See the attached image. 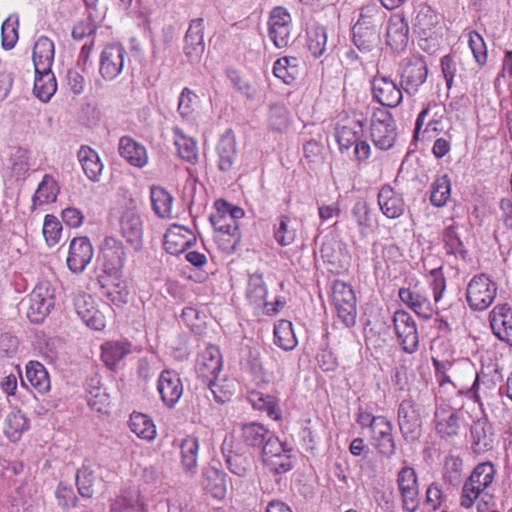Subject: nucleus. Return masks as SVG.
<instances>
[{"mask_svg": "<svg viewBox=\"0 0 512 512\" xmlns=\"http://www.w3.org/2000/svg\"><path fill=\"white\" fill-rule=\"evenodd\" d=\"M451 196V181L447 175L440 176L431 185L430 201L435 207L444 206Z\"/></svg>", "mask_w": 512, "mask_h": 512, "instance_id": "nucleus-54", "label": "nucleus"}, {"mask_svg": "<svg viewBox=\"0 0 512 512\" xmlns=\"http://www.w3.org/2000/svg\"><path fill=\"white\" fill-rule=\"evenodd\" d=\"M496 476L495 465L491 461L481 462L475 466L464 481L459 496L461 508L469 510L476 501L492 486Z\"/></svg>", "mask_w": 512, "mask_h": 512, "instance_id": "nucleus-1", "label": "nucleus"}, {"mask_svg": "<svg viewBox=\"0 0 512 512\" xmlns=\"http://www.w3.org/2000/svg\"><path fill=\"white\" fill-rule=\"evenodd\" d=\"M216 212L210 220L215 231L232 230V227H240L239 220L244 217V210L228 203L224 199H217L214 203Z\"/></svg>", "mask_w": 512, "mask_h": 512, "instance_id": "nucleus-16", "label": "nucleus"}, {"mask_svg": "<svg viewBox=\"0 0 512 512\" xmlns=\"http://www.w3.org/2000/svg\"><path fill=\"white\" fill-rule=\"evenodd\" d=\"M397 487L401 496L402 507L407 512H416L419 504V485L414 468L405 465L397 474Z\"/></svg>", "mask_w": 512, "mask_h": 512, "instance_id": "nucleus-9", "label": "nucleus"}, {"mask_svg": "<svg viewBox=\"0 0 512 512\" xmlns=\"http://www.w3.org/2000/svg\"><path fill=\"white\" fill-rule=\"evenodd\" d=\"M102 255L105 272L119 279L126 264V250L122 242L112 236L106 237L102 246Z\"/></svg>", "mask_w": 512, "mask_h": 512, "instance_id": "nucleus-10", "label": "nucleus"}, {"mask_svg": "<svg viewBox=\"0 0 512 512\" xmlns=\"http://www.w3.org/2000/svg\"><path fill=\"white\" fill-rule=\"evenodd\" d=\"M157 390L163 403L173 408L183 394V384L179 374L173 370H164L157 380Z\"/></svg>", "mask_w": 512, "mask_h": 512, "instance_id": "nucleus-20", "label": "nucleus"}, {"mask_svg": "<svg viewBox=\"0 0 512 512\" xmlns=\"http://www.w3.org/2000/svg\"><path fill=\"white\" fill-rule=\"evenodd\" d=\"M55 55V46L53 41L46 37L40 36L34 43L33 47V63L35 71L46 72L52 67Z\"/></svg>", "mask_w": 512, "mask_h": 512, "instance_id": "nucleus-32", "label": "nucleus"}, {"mask_svg": "<svg viewBox=\"0 0 512 512\" xmlns=\"http://www.w3.org/2000/svg\"><path fill=\"white\" fill-rule=\"evenodd\" d=\"M383 19V12L375 4H367L360 10V15L355 24H362V27L379 29V22Z\"/></svg>", "mask_w": 512, "mask_h": 512, "instance_id": "nucleus-63", "label": "nucleus"}, {"mask_svg": "<svg viewBox=\"0 0 512 512\" xmlns=\"http://www.w3.org/2000/svg\"><path fill=\"white\" fill-rule=\"evenodd\" d=\"M366 118L360 114L350 120L347 124L338 125L335 128V138L341 152L348 151L361 138L364 137Z\"/></svg>", "mask_w": 512, "mask_h": 512, "instance_id": "nucleus-21", "label": "nucleus"}, {"mask_svg": "<svg viewBox=\"0 0 512 512\" xmlns=\"http://www.w3.org/2000/svg\"><path fill=\"white\" fill-rule=\"evenodd\" d=\"M92 244L87 237L73 238L69 245L67 266L73 273H82L93 258Z\"/></svg>", "mask_w": 512, "mask_h": 512, "instance_id": "nucleus-18", "label": "nucleus"}, {"mask_svg": "<svg viewBox=\"0 0 512 512\" xmlns=\"http://www.w3.org/2000/svg\"><path fill=\"white\" fill-rule=\"evenodd\" d=\"M199 439L195 436H187L181 440L180 463L186 473L194 475L198 466Z\"/></svg>", "mask_w": 512, "mask_h": 512, "instance_id": "nucleus-36", "label": "nucleus"}, {"mask_svg": "<svg viewBox=\"0 0 512 512\" xmlns=\"http://www.w3.org/2000/svg\"><path fill=\"white\" fill-rule=\"evenodd\" d=\"M30 421L19 409L13 408L5 417L3 431L13 442L18 441L29 429Z\"/></svg>", "mask_w": 512, "mask_h": 512, "instance_id": "nucleus-39", "label": "nucleus"}, {"mask_svg": "<svg viewBox=\"0 0 512 512\" xmlns=\"http://www.w3.org/2000/svg\"><path fill=\"white\" fill-rule=\"evenodd\" d=\"M130 430L137 437L152 441L157 435L156 426L152 418L146 414L134 412L130 414Z\"/></svg>", "mask_w": 512, "mask_h": 512, "instance_id": "nucleus-42", "label": "nucleus"}, {"mask_svg": "<svg viewBox=\"0 0 512 512\" xmlns=\"http://www.w3.org/2000/svg\"><path fill=\"white\" fill-rule=\"evenodd\" d=\"M125 48L120 44L105 47L100 59V74L106 80H113L124 66Z\"/></svg>", "mask_w": 512, "mask_h": 512, "instance_id": "nucleus-26", "label": "nucleus"}, {"mask_svg": "<svg viewBox=\"0 0 512 512\" xmlns=\"http://www.w3.org/2000/svg\"><path fill=\"white\" fill-rule=\"evenodd\" d=\"M467 36L475 62L480 68L484 67L488 61V49L483 36L475 30L468 31Z\"/></svg>", "mask_w": 512, "mask_h": 512, "instance_id": "nucleus-56", "label": "nucleus"}, {"mask_svg": "<svg viewBox=\"0 0 512 512\" xmlns=\"http://www.w3.org/2000/svg\"><path fill=\"white\" fill-rule=\"evenodd\" d=\"M184 54L191 64H198L205 52L204 20L193 19L184 38Z\"/></svg>", "mask_w": 512, "mask_h": 512, "instance_id": "nucleus-13", "label": "nucleus"}, {"mask_svg": "<svg viewBox=\"0 0 512 512\" xmlns=\"http://www.w3.org/2000/svg\"><path fill=\"white\" fill-rule=\"evenodd\" d=\"M370 434L371 444L380 455L391 457L395 454L396 443L393 436V425L385 416H377Z\"/></svg>", "mask_w": 512, "mask_h": 512, "instance_id": "nucleus-11", "label": "nucleus"}, {"mask_svg": "<svg viewBox=\"0 0 512 512\" xmlns=\"http://www.w3.org/2000/svg\"><path fill=\"white\" fill-rule=\"evenodd\" d=\"M398 424L407 441H415L421 435L422 421L411 399L403 400L398 408Z\"/></svg>", "mask_w": 512, "mask_h": 512, "instance_id": "nucleus-12", "label": "nucleus"}, {"mask_svg": "<svg viewBox=\"0 0 512 512\" xmlns=\"http://www.w3.org/2000/svg\"><path fill=\"white\" fill-rule=\"evenodd\" d=\"M442 15L429 5H421L414 20L415 31L424 38H432L442 29Z\"/></svg>", "mask_w": 512, "mask_h": 512, "instance_id": "nucleus-27", "label": "nucleus"}, {"mask_svg": "<svg viewBox=\"0 0 512 512\" xmlns=\"http://www.w3.org/2000/svg\"><path fill=\"white\" fill-rule=\"evenodd\" d=\"M397 135V125L392 113L385 108H374L370 119V137L375 147L383 151L391 149Z\"/></svg>", "mask_w": 512, "mask_h": 512, "instance_id": "nucleus-4", "label": "nucleus"}, {"mask_svg": "<svg viewBox=\"0 0 512 512\" xmlns=\"http://www.w3.org/2000/svg\"><path fill=\"white\" fill-rule=\"evenodd\" d=\"M377 203L382 214L388 219H397L405 213L406 204L401 193L390 184H384L378 191Z\"/></svg>", "mask_w": 512, "mask_h": 512, "instance_id": "nucleus-23", "label": "nucleus"}, {"mask_svg": "<svg viewBox=\"0 0 512 512\" xmlns=\"http://www.w3.org/2000/svg\"><path fill=\"white\" fill-rule=\"evenodd\" d=\"M218 403H226L232 399L237 389V382L233 378H221L219 376L206 383Z\"/></svg>", "mask_w": 512, "mask_h": 512, "instance_id": "nucleus-47", "label": "nucleus"}, {"mask_svg": "<svg viewBox=\"0 0 512 512\" xmlns=\"http://www.w3.org/2000/svg\"><path fill=\"white\" fill-rule=\"evenodd\" d=\"M489 322L493 334L512 346V308L506 303L496 305L489 313Z\"/></svg>", "mask_w": 512, "mask_h": 512, "instance_id": "nucleus-22", "label": "nucleus"}, {"mask_svg": "<svg viewBox=\"0 0 512 512\" xmlns=\"http://www.w3.org/2000/svg\"><path fill=\"white\" fill-rule=\"evenodd\" d=\"M268 124L270 129L276 133L286 132L290 126L288 109L285 106L280 105L271 107Z\"/></svg>", "mask_w": 512, "mask_h": 512, "instance_id": "nucleus-58", "label": "nucleus"}, {"mask_svg": "<svg viewBox=\"0 0 512 512\" xmlns=\"http://www.w3.org/2000/svg\"><path fill=\"white\" fill-rule=\"evenodd\" d=\"M95 476L93 471L83 466L76 475L78 491L82 497L90 498L94 494Z\"/></svg>", "mask_w": 512, "mask_h": 512, "instance_id": "nucleus-64", "label": "nucleus"}, {"mask_svg": "<svg viewBox=\"0 0 512 512\" xmlns=\"http://www.w3.org/2000/svg\"><path fill=\"white\" fill-rule=\"evenodd\" d=\"M222 366V354L220 349L215 345H208L199 355L197 360V372L205 384L208 380H212L219 376Z\"/></svg>", "mask_w": 512, "mask_h": 512, "instance_id": "nucleus-25", "label": "nucleus"}, {"mask_svg": "<svg viewBox=\"0 0 512 512\" xmlns=\"http://www.w3.org/2000/svg\"><path fill=\"white\" fill-rule=\"evenodd\" d=\"M362 24H355L353 27V42L362 51H369L375 47L380 40L379 29L362 27Z\"/></svg>", "mask_w": 512, "mask_h": 512, "instance_id": "nucleus-51", "label": "nucleus"}, {"mask_svg": "<svg viewBox=\"0 0 512 512\" xmlns=\"http://www.w3.org/2000/svg\"><path fill=\"white\" fill-rule=\"evenodd\" d=\"M247 398L254 409L266 413L270 419L274 421L282 419L280 400L276 396L252 390L248 393Z\"/></svg>", "mask_w": 512, "mask_h": 512, "instance_id": "nucleus-31", "label": "nucleus"}, {"mask_svg": "<svg viewBox=\"0 0 512 512\" xmlns=\"http://www.w3.org/2000/svg\"><path fill=\"white\" fill-rule=\"evenodd\" d=\"M214 241L217 247L226 254L235 252L241 241L240 227H232V230L215 231Z\"/></svg>", "mask_w": 512, "mask_h": 512, "instance_id": "nucleus-53", "label": "nucleus"}, {"mask_svg": "<svg viewBox=\"0 0 512 512\" xmlns=\"http://www.w3.org/2000/svg\"><path fill=\"white\" fill-rule=\"evenodd\" d=\"M428 76V65L423 56L416 55L407 60L401 73V84L405 91L415 93Z\"/></svg>", "mask_w": 512, "mask_h": 512, "instance_id": "nucleus-15", "label": "nucleus"}, {"mask_svg": "<svg viewBox=\"0 0 512 512\" xmlns=\"http://www.w3.org/2000/svg\"><path fill=\"white\" fill-rule=\"evenodd\" d=\"M268 294L267 286L264 282L263 275L254 273L249 276L246 290V297L250 304L255 308L262 307Z\"/></svg>", "mask_w": 512, "mask_h": 512, "instance_id": "nucleus-46", "label": "nucleus"}, {"mask_svg": "<svg viewBox=\"0 0 512 512\" xmlns=\"http://www.w3.org/2000/svg\"><path fill=\"white\" fill-rule=\"evenodd\" d=\"M292 17L283 6L274 7L268 18V35L277 48L287 47L291 39Z\"/></svg>", "mask_w": 512, "mask_h": 512, "instance_id": "nucleus-7", "label": "nucleus"}, {"mask_svg": "<svg viewBox=\"0 0 512 512\" xmlns=\"http://www.w3.org/2000/svg\"><path fill=\"white\" fill-rule=\"evenodd\" d=\"M202 486L213 498L221 500L227 493L226 475L214 467L203 471Z\"/></svg>", "mask_w": 512, "mask_h": 512, "instance_id": "nucleus-38", "label": "nucleus"}, {"mask_svg": "<svg viewBox=\"0 0 512 512\" xmlns=\"http://www.w3.org/2000/svg\"><path fill=\"white\" fill-rule=\"evenodd\" d=\"M299 72V60L297 57L285 56L274 62L273 74L285 84H292L299 76Z\"/></svg>", "mask_w": 512, "mask_h": 512, "instance_id": "nucleus-40", "label": "nucleus"}, {"mask_svg": "<svg viewBox=\"0 0 512 512\" xmlns=\"http://www.w3.org/2000/svg\"><path fill=\"white\" fill-rule=\"evenodd\" d=\"M33 92L42 102H48L57 90V83L51 69L46 72L35 71Z\"/></svg>", "mask_w": 512, "mask_h": 512, "instance_id": "nucleus-41", "label": "nucleus"}, {"mask_svg": "<svg viewBox=\"0 0 512 512\" xmlns=\"http://www.w3.org/2000/svg\"><path fill=\"white\" fill-rule=\"evenodd\" d=\"M429 119L426 127L423 130L424 134H429V136H436L444 131L443 127V119L444 112L441 106L436 102H430L424 107L420 113L418 114L415 122V128L413 137L414 139H419L420 132L422 127L425 124V120Z\"/></svg>", "mask_w": 512, "mask_h": 512, "instance_id": "nucleus-14", "label": "nucleus"}, {"mask_svg": "<svg viewBox=\"0 0 512 512\" xmlns=\"http://www.w3.org/2000/svg\"><path fill=\"white\" fill-rule=\"evenodd\" d=\"M274 343L285 351L293 350L297 346L298 340L290 321L281 319L275 324Z\"/></svg>", "mask_w": 512, "mask_h": 512, "instance_id": "nucleus-44", "label": "nucleus"}, {"mask_svg": "<svg viewBox=\"0 0 512 512\" xmlns=\"http://www.w3.org/2000/svg\"><path fill=\"white\" fill-rule=\"evenodd\" d=\"M409 42L408 22L401 14H394L390 17L387 31L386 43L396 52H402L406 49Z\"/></svg>", "mask_w": 512, "mask_h": 512, "instance_id": "nucleus-29", "label": "nucleus"}, {"mask_svg": "<svg viewBox=\"0 0 512 512\" xmlns=\"http://www.w3.org/2000/svg\"><path fill=\"white\" fill-rule=\"evenodd\" d=\"M457 230L458 227L455 224H451L443 230L442 240L444 243V249L448 255H453L456 258L465 260L467 257V250Z\"/></svg>", "mask_w": 512, "mask_h": 512, "instance_id": "nucleus-45", "label": "nucleus"}, {"mask_svg": "<svg viewBox=\"0 0 512 512\" xmlns=\"http://www.w3.org/2000/svg\"><path fill=\"white\" fill-rule=\"evenodd\" d=\"M216 151L218 154V168L222 172H229L234 167L237 159L236 138L231 132L221 136Z\"/></svg>", "mask_w": 512, "mask_h": 512, "instance_id": "nucleus-33", "label": "nucleus"}, {"mask_svg": "<svg viewBox=\"0 0 512 512\" xmlns=\"http://www.w3.org/2000/svg\"><path fill=\"white\" fill-rule=\"evenodd\" d=\"M436 432L442 437L457 435L459 430L458 415L450 406H438L434 414Z\"/></svg>", "mask_w": 512, "mask_h": 512, "instance_id": "nucleus-30", "label": "nucleus"}, {"mask_svg": "<svg viewBox=\"0 0 512 512\" xmlns=\"http://www.w3.org/2000/svg\"><path fill=\"white\" fill-rule=\"evenodd\" d=\"M331 300L340 321L346 327H353L357 317V298L352 286L335 280L331 288Z\"/></svg>", "mask_w": 512, "mask_h": 512, "instance_id": "nucleus-5", "label": "nucleus"}, {"mask_svg": "<svg viewBox=\"0 0 512 512\" xmlns=\"http://www.w3.org/2000/svg\"><path fill=\"white\" fill-rule=\"evenodd\" d=\"M125 345L119 342H108L102 346V359L110 369H116L126 354Z\"/></svg>", "mask_w": 512, "mask_h": 512, "instance_id": "nucleus-57", "label": "nucleus"}, {"mask_svg": "<svg viewBox=\"0 0 512 512\" xmlns=\"http://www.w3.org/2000/svg\"><path fill=\"white\" fill-rule=\"evenodd\" d=\"M398 295L400 300L419 317L430 319L433 316V305L425 290L419 285L413 288H400Z\"/></svg>", "mask_w": 512, "mask_h": 512, "instance_id": "nucleus-19", "label": "nucleus"}, {"mask_svg": "<svg viewBox=\"0 0 512 512\" xmlns=\"http://www.w3.org/2000/svg\"><path fill=\"white\" fill-rule=\"evenodd\" d=\"M172 132L179 157L190 164H196L199 160L197 142L177 126L172 128Z\"/></svg>", "mask_w": 512, "mask_h": 512, "instance_id": "nucleus-37", "label": "nucleus"}, {"mask_svg": "<svg viewBox=\"0 0 512 512\" xmlns=\"http://www.w3.org/2000/svg\"><path fill=\"white\" fill-rule=\"evenodd\" d=\"M393 327L402 350L413 354L419 347V334L415 320L405 310H397L393 315Z\"/></svg>", "mask_w": 512, "mask_h": 512, "instance_id": "nucleus-6", "label": "nucleus"}, {"mask_svg": "<svg viewBox=\"0 0 512 512\" xmlns=\"http://www.w3.org/2000/svg\"><path fill=\"white\" fill-rule=\"evenodd\" d=\"M59 192L60 187L55 178L50 174H45L32 197V209L35 210L43 205L54 203Z\"/></svg>", "mask_w": 512, "mask_h": 512, "instance_id": "nucleus-34", "label": "nucleus"}, {"mask_svg": "<svg viewBox=\"0 0 512 512\" xmlns=\"http://www.w3.org/2000/svg\"><path fill=\"white\" fill-rule=\"evenodd\" d=\"M274 238L280 246L291 245L296 238V231L290 226V218L286 215L279 217V224L274 227Z\"/></svg>", "mask_w": 512, "mask_h": 512, "instance_id": "nucleus-59", "label": "nucleus"}, {"mask_svg": "<svg viewBox=\"0 0 512 512\" xmlns=\"http://www.w3.org/2000/svg\"><path fill=\"white\" fill-rule=\"evenodd\" d=\"M242 441L251 447H260L269 437V430L260 423L252 422L241 427Z\"/></svg>", "mask_w": 512, "mask_h": 512, "instance_id": "nucleus-49", "label": "nucleus"}, {"mask_svg": "<svg viewBox=\"0 0 512 512\" xmlns=\"http://www.w3.org/2000/svg\"><path fill=\"white\" fill-rule=\"evenodd\" d=\"M26 380L39 393H46L50 390V378L45 367L36 361H30L26 366Z\"/></svg>", "mask_w": 512, "mask_h": 512, "instance_id": "nucleus-43", "label": "nucleus"}, {"mask_svg": "<svg viewBox=\"0 0 512 512\" xmlns=\"http://www.w3.org/2000/svg\"><path fill=\"white\" fill-rule=\"evenodd\" d=\"M144 215L133 212L130 215V247L138 251L143 246Z\"/></svg>", "mask_w": 512, "mask_h": 512, "instance_id": "nucleus-62", "label": "nucleus"}, {"mask_svg": "<svg viewBox=\"0 0 512 512\" xmlns=\"http://www.w3.org/2000/svg\"><path fill=\"white\" fill-rule=\"evenodd\" d=\"M471 389L473 391V399L478 404L482 405V401L493 399L495 397L496 384L491 380H481L479 376H475Z\"/></svg>", "mask_w": 512, "mask_h": 512, "instance_id": "nucleus-60", "label": "nucleus"}, {"mask_svg": "<svg viewBox=\"0 0 512 512\" xmlns=\"http://www.w3.org/2000/svg\"><path fill=\"white\" fill-rule=\"evenodd\" d=\"M196 243L195 234L182 225H171L164 235V249L171 255H179Z\"/></svg>", "mask_w": 512, "mask_h": 512, "instance_id": "nucleus-24", "label": "nucleus"}, {"mask_svg": "<svg viewBox=\"0 0 512 512\" xmlns=\"http://www.w3.org/2000/svg\"><path fill=\"white\" fill-rule=\"evenodd\" d=\"M327 31L320 25L311 26L306 31V47L314 58H319L326 51Z\"/></svg>", "mask_w": 512, "mask_h": 512, "instance_id": "nucleus-48", "label": "nucleus"}, {"mask_svg": "<svg viewBox=\"0 0 512 512\" xmlns=\"http://www.w3.org/2000/svg\"><path fill=\"white\" fill-rule=\"evenodd\" d=\"M199 96L190 88L185 87L178 100V113L184 119L192 118L199 108Z\"/></svg>", "mask_w": 512, "mask_h": 512, "instance_id": "nucleus-55", "label": "nucleus"}, {"mask_svg": "<svg viewBox=\"0 0 512 512\" xmlns=\"http://www.w3.org/2000/svg\"><path fill=\"white\" fill-rule=\"evenodd\" d=\"M472 447L476 453H482L493 447L491 426L487 423H477L471 427Z\"/></svg>", "mask_w": 512, "mask_h": 512, "instance_id": "nucleus-50", "label": "nucleus"}, {"mask_svg": "<svg viewBox=\"0 0 512 512\" xmlns=\"http://www.w3.org/2000/svg\"><path fill=\"white\" fill-rule=\"evenodd\" d=\"M435 376L440 386L451 384L459 393L469 390V383L474 381L477 372L467 359L439 361L433 358Z\"/></svg>", "mask_w": 512, "mask_h": 512, "instance_id": "nucleus-2", "label": "nucleus"}, {"mask_svg": "<svg viewBox=\"0 0 512 512\" xmlns=\"http://www.w3.org/2000/svg\"><path fill=\"white\" fill-rule=\"evenodd\" d=\"M27 317L31 322L40 323L54 306V291L48 281L39 282L30 294Z\"/></svg>", "mask_w": 512, "mask_h": 512, "instance_id": "nucleus-8", "label": "nucleus"}, {"mask_svg": "<svg viewBox=\"0 0 512 512\" xmlns=\"http://www.w3.org/2000/svg\"><path fill=\"white\" fill-rule=\"evenodd\" d=\"M42 233L49 247L55 246L60 241L62 225L56 216L48 214L44 217Z\"/></svg>", "mask_w": 512, "mask_h": 512, "instance_id": "nucleus-61", "label": "nucleus"}, {"mask_svg": "<svg viewBox=\"0 0 512 512\" xmlns=\"http://www.w3.org/2000/svg\"><path fill=\"white\" fill-rule=\"evenodd\" d=\"M152 207L155 213L161 217H169L172 213L173 197L162 187H152L150 191Z\"/></svg>", "mask_w": 512, "mask_h": 512, "instance_id": "nucleus-52", "label": "nucleus"}, {"mask_svg": "<svg viewBox=\"0 0 512 512\" xmlns=\"http://www.w3.org/2000/svg\"><path fill=\"white\" fill-rule=\"evenodd\" d=\"M373 97L382 106L398 107L403 100L402 89L392 79L377 75L372 82Z\"/></svg>", "mask_w": 512, "mask_h": 512, "instance_id": "nucleus-17", "label": "nucleus"}, {"mask_svg": "<svg viewBox=\"0 0 512 512\" xmlns=\"http://www.w3.org/2000/svg\"><path fill=\"white\" fill-rule=\"evenodd\" d=\"M77 156L85 175L93 182L99 181L104 165L98 153L91 147L83 145Z\"/></svg>", "mask_w": 512, "mask_h": 512, "instance_id": "nucleus-35", "label": "nucleus"}, {"mask_svg": "<svg viewBox=\"0 0 512 512\" xmlns=\"http://www.w3.org/2000/svg\"><path fill=\"white\" fill-rule=\"evenodd\" d=\"M31 169L30 153L26 149H14L4 167L6 178L11 182L24 181Z\"/></svg>", "mask_w": 512, "mask_h": 512, "instance_id": "nucleus-28", "label": "nucleus"}, {"mask_svg": "<svg viewBox=\"0 0 512 512\" xmlns=\"http://www.w3.org/2000/svg\"><path fill=\"white\" fill-rule=\"evenodd\" d=\"M498 292L496 281L486 273L474 275L466 287V301L473 311H484L495 301Z\"/></svg>", "mask_w": 512, "mask_h": 512, "instance_id": "nucleus-3", "label": "nucleus"}]
</instances>
